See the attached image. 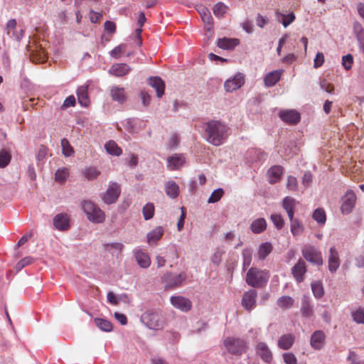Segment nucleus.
Masks as SVG:
<instances>
[{
	"instance_id": "nucleus-34",
	"label": "nucleus",
	"mask_w": 364,
	"mask_h": 364,
	"mask_svg": "<svg viewBox=\"0 0 364 364\" xmlns=\"http://www.w3.org/2000/svg\"><path fill=\"white\" fill-rule=\"evenodd\" d=\"M105 149L106 151L110 155L119 156L122 154V149L113 140L107 141L105 144Z\"/></svg>"
},
{
	"instance_id": "nucleus-55",
	"label": "nucleus",
	"mask_w": 364,
	"mask_h": 364,
	"mask_svg": "<svg viewBox=\"0 0 364 364\" xmlns=\"http://www.w3.org/2000/svg\"><path fill=\"white\" fill-rule=\"evenodd\" d=\"M271 220L272 223H274V226L277 229H282L284 226V222L283 218L280 215L278 214H272L271 215Z\"/></svg>"
},
{
	"instance_id": "nucleus-41",
	"label": "nucleus",
	"mask_w": 364,
	"mask_h": 364,
	"mask_svg": "<svg viewBox=\"0 0 364 364\" xmlns=\"http://www.w3.org/2000/svg\"><path fill=\"white\" fill-rule=\"evenodd\" d=\"M351 316L356 323L364 324V308L360 307L351 312Z\"/></svg>"
},
{
	"instance_id": "nucleus-23",
	"label": "nucleus",
	"mask_w": 364,
	"mask_h": 364,
	"mask_svg": "<svg viewBox=\"0 0 364 364\" xmlns=\"http://www.w3.org/2000/svg\"><path fill=\"white\" fill-rule=\"evenodd\" d=\"M164 230L161 226H157L146 235L147 242L150 245H156L157 242L160 240L164 235Z\"/></svg>"
},
{
	"instance_id": "nucleus-30",
	"label": "nucleus",
	"mask_w": 364,
	"mask_h": 364,
	"mask_svg": "<svg viewBox=\"0 0 364 364\" xmlns=\"http://www.w3.org/2000/svg\"><path fill=\"white\" fill-rule=\"evenodd\" d=\"M77 96L78 102L82 106L87 107L89 105L88 87L87 85H82L78 87L77 90Z\"/></svg>"
},
{
	"instance_id": "nucleus-14",
	"label": "nucleus",
	"mask_w": 364,
	"mask_h": 364,
	"mask_svg": "<svg viewBox=\"0 0 364 364\" xmlns=\"http://www.w3.org/2000/svg\"><path fill=\"white\" fill-rule=\"evenodd\" d=\"M134 257L137 264L144 269L148 268L151 264V259L147 252L137 247L134 250Z\"/></svg>"
},
{
	"instance_id": "nucleus-31",
	"label": "nucleus",
	"mask_w": 364,
	"mask_h": 364,
	"mask_svg": "<svg viewBox=\"0 0 364 364\" xmlns=\"http://www.w3.org/2000/svg\"><path fill=\"white\" fill-rule=\"evenodd\" d=\"M273 247L269 242L259 245L257 250V256L260 260H264L272 251Z\"/></svg>"
},
{
	"instance_id": "nucleus-22",
	"label": "nucleus",
	"mask_w": 364,
	"mask_h": 364,
	"mask_svg": "<svg viewBox=\"0 0 364 364\" xmlns=\"http://www.w3.org/2000/svg\"><path fill=\"white\" fill-rule=\"evenodd\" d=\"M283 70H276L268 73L264 77V85L266 87L274 86L281 77Z\"/></svg>"
},
{
	"instance_id": "nucleus-32",
	"label": "nucleus",
	"mask_w": 364,
	"mask_h": 364,
	"mask_svg": "<svg viewBox=\"0 0 364 364\" xmlns=\"http://www.w3.org/2000/svg\"><path fill=\"white\" fill-rule=\"evenodd\" d=\"M266 228V220L262 218L253 220L250 225L251 230L255 234H259L264 232Z\"/></svg>"
},
{
	"instance_id": "nucleus-61",
	"label": "nucleus",
	"mask_w": 364,
	"mask_h": 364,
	"mask_svg": "<svg viewBox=\"0 0 364 364\" xmlns=\"http://www.w3.org/2000/svg\"><path fill=\"white\" fill-rule=\"evenodd\" d=\"M47 155V149L45 146H41L38 150V152L36 155V160L38 161H42L44 160Z\"/></svg>"
},
{
	"instance_id": "nucleus-63",
	"label": "nucleus",
	"mask_w": 364,
	"mask_h": 364,
	"mask_svg": "<svg viewBox=\"0 0 364 364\" xmlns=\"http://www.w3.org/2000/svg\"><path fill=\"white\" fill-rule=\"evenodd\" d=\"M356 36L359 42L360 48L364 53V30L361 27H360L359 31H357Z\"/></svg>"
},
{
	"instance_id": "nucleus-3",
	"label": "nucleus",
	"mask_w": 364,
	"mask_h": 364,
	"mask_svg": "<svg viewBox=\"0 0 364 364\" xmlns=\"http://www.w3.org/2000/svg\"><path fill=\"white\" fill-rule=\"evenodd\" d=\"M223 344L228 353L236 357H241L248 349L247 342L237 337H227L223 340Z\"/></svg>"
},
{
	"instance_id": "nucleus-12",
	"label": "nucleus",
	"mask_w": 364,
	"mask_h": 364,
	"mask_svg": "<svg viewBox=\"0 0 364 364\" xmlns=\"http://www.w3.org/2000/svg\"><path fill=\"white\" fill-rule=\"evenodd\" d=\"M257 292L255 289L245 291L242 298V306L247 311H250L256 306Z\"/></svg>"
},
{
	"instance_id": "nucleus-37",
	"label": "nucleus",
	"mask_w": 364,
	"mask_h": 364,
	"mask_svg": "<svg viewBox=\"0 0 364 364\" xmlns=\"http://www.w3.org/2000/svg\"><path fill=\"white\" fill-rule=\"evenodd\" d=\"M95 323L102 331L109 332L112 330V324L108 320L97 318L95 319Z\"/></svg>"
},
{
	"instance_id": "nucleus-29",
	"label": "nucleus",
	"mask_w": 364,
	"mask_h": 364,
	"mask_svg": "<svg viewBox=\"0 0 364 364\" xmlns=\"http://www.w3.org/2000/svg\"><path fill=\"white\" fill-rule=\"evenodd\" d=\"M296 200L293 198L287 196L283 199L282 206L287 211L289 220H292L294 215Z\"/></svg>"
},
{
	"instance_id": "nucleus-17",
	"label": "nucleus",
	"mask_w": 364,
	"mask_h": 364,
	"mask_svg": "<svg viewBox=\"0 0 364 364\" xmlns=\"http://www.w3.org/2000/svg\"><path fill=\"white\" fill-rule=\"evenodd\" d=\"M53 225L60 231L66 230L70 227V219L67 214L59 213L53 218Z\"/></svg>"
},
{
	"instance_id": "nucleus-4",
	"label": "nucleus",
	"mask_w": 364,
	"mask_h": 364,
	"mask_svg": "<svg viewBox=\"0 0 364 364\" xmlns=\"http://www.w3.org/2000/svg\"><path fill=\"white\" fill-rule=\"evenodd\" d=\"M82 209L87 219L94 223H101L105 219V213L90 200H84L81 204Z\"/></svg>"
},
{
	"instance_id": "nucleus-8",
	"label": "nucleus",
	"mask_w": 364,
	"mask_h": 364,
	"mask_svg": "<svg viewBox=\"0 0 364 364\" xmlns=\"http://www.w3.org/2000/svg\"><path fill=\"white\" fill-rule=\"evenodd\" d=\"M160 315L154 311H146L140 318L141 321L149 329H156L161 326Z\"/></svg>"
},
{
	"instance_id": "nucleus-33",
	"label": "nucleus",
	"mask_w": 364,
	"mask_h": 364,
	"mask_svg": "<svg viewBox=\"0 0 364 364\" xmlns=\"http://www.w3.org/2000/svg\"><path fill=\"white\" fill-rule=\"evenodd\" d=\"M301 312L304 317H310L313 315V306L311 304L308 296H304L302 298Z\"/></svg>"
},
{
	"instance_id": "nucleus-24",
	"label": "nucleus",
	"mask_w": 364,
	"mask_h": 364,
	"mask_svg": "<svg viewBox=\"0 0 364 364\" xmlns=\"http://www.w3.org/2000/svg\"><path fill=\"white\" fill-rule=\"evenodd\" d=\"M240 41L237 38H221L217 41L218 48L223 50H232L238 44Z\"/></svg>"
},
{
	"instance_id": "nucleus-36",
	"label": "nucleus",
	"mask_w": 364,
	"mask_h": 364,
	"mask_svg": "<svg viewBox=\"0 0 364 364\" xmlns=\"http://www.w3.org/2000/svg\"><path fill=\"white\" fill-rule=\"evenodd\" d=\"M294 343V338L291 334H287L282 336L278 341V346L284 350L289 349Z\"/></svg>"
},
{
	"instance_id": "nucleus-44",
	"label": "nucleus",
	"mask_w": 364,
	"mask_h": 364,
	"mask_svg": "<svg viewBox=\"0 0 364 364\" xmlns=\"http://www.w3.org/2000/svg\"><path fill=\"white\" fill-rule=\"evenodd\" d=\"M291 222V232L293 235H299L303 232V226L300 221L297 219L289 220Z\"/></svg>"
},
{
	"instance_id": "nucleus-7",
	"label": "nucleus",
	"mask_w": 364,
	"mask_h": 364,
	"mask_svg": "<svg viewBox=\"0 0 364 364\" xmlns=\"http://www.w3.org/2000/svg\"><path fill=\"white\" fill-rule=\"evenodd\" d=\"M356 196L352 190H348L341 200V211L343 214L350 213L355 207Z\"/></svg>"
},
{
	"instance_id": "nucleus-56",
	"label": "nucleus",
	"mask_w": 364,
	"mask_h": 364,
	"mask_svg": "<svg viewBox=\"0 0 364 364\" xmlns=\"http://www.w3.org/2000/svg\"><path fill=\"white\" fill-rule=\"evenodd\" d=\"M287 188L291 191H296L298 188L297 179L292 176H289L287 178Z\"/></svg>"
},
{
	"instance_id": "nucleus-39",
	"label": "nucleus",
	"mask_w": 364,
	"mask_h": 364,
	"mask_svg": "<svg viewBox=\"0 0 364 364\" xmlns=\"http://www.w3.org/2000/svg\"><path fill=\"white\" fill-rule=\"evenodd\" d=\"M311 290L316 299L321 298L324 294V290L321 282L316 281L311 283Z\"/></svg>"
},
{
	"instance_id": "nucleus-46",
	"label": "nucleus",
	"mask_w": 364,
	"mask_h": 364,
	"mask_svg": "<svg viewBox=\"0 0 364 364\" xmlns=\"http://www.w3.org/2000/svg\"><path fill=\"white\" fill-rule=\"evenodd\" d=\"M69 175V171L67 168H58L55 174V178L60 183L64 182Z\"/></svg>"
},
{
	"instance_id": "nucleus-27",
	"label": "nucleus",
	"mask_w": 364,
	"mask_h": 364,
	"mask_svg": "<svg viewBox=\"0 0 364 364\" xmlns=\"http://www.w3.org/2000/svg\"><path fill=\"white\" fill-rule=\"evenodd\" d=\"M164 189L166 195L171 198H176L179 193V186L173 181H168L164 185Z\"/></svg>"
},
{
	"instance_id": "nucleus-64",
	"label": "nucleus",
	"mask_w": 364,
	"mask_h": 364,
	"mask_svg": "<svg viewBox=\"0 0 364 364\" xmlns=\"http://www.w3.org/2000/svg\"><path fill=\"white\" fill-rule=\"evenodd\" d=\"M320 87L321 89L328 93L332 94L333 92V87L325 80L321 81Z\"/></svg>"
},
{
	"instance_id": "nucleus-10",
	"label": "nucleus",
	"mask_w": 364,
	"mask_h": 364,
	"mask_svg": "<svg viewBox=\"0 0 364 364\" xmlns=\"http://www.w3.org/2000/svg\"><path fill=\"white\" fill-rule=\"evenodd\" d=\"M120 188L117 183H112L107 189L102 198L106 204H112L116 202L120 194Z\"/></svg>"
},
{
	"instance_id": "nucleus-6",
	"label": "nucleus",
	"mask_w": 364,
	"mask_h": 364,
	"mask_svg": "<svg viewBox=\"0 0 364 364\" xmlns=\"http://www.w3.org/2000/svg\"><path fill=\"white\" fill-rule=\"evenodd\" d=\"M303 257L309 262L316 264H323V258L321 251L311 245H306L301 250Z\"/></svg>"
},
{
	"instance_id": "nucleus-51",
	"label": "nucleus",
	"mask_w": 364,
	"mask_h": 364,
	"mask_svg": "<svg viewBox=\"0 0 364 364\" xmlns=\"http://www.w3.org/2000/svg\"><path fill=\"white\" fill-rule=\"evenodd\" d=\"M228 6L223 3L216 4L213 9L214 14L218 17H222L227 12Z\"/></svg>"
},
{
	"instance_id": "nucleus-11",
	"label": "nucleus",
	"mask_w": 364,
	"mask_h": 364,
	"mask_svg": "<svg viewBox=\"0 0 364 364\" xmlns=\"http://www.w3.org/2000/svg\"><path fill=\"white\" fill-rule=\"evenodd\" d=\"M245 82V76L243 74L238 73L232 77L227 80L224 83L225 89L227 92H233L241 87Z\"/></svg>"
},
{
	"instance_id": "nucleus-19",
	"label": "nucleus",
	"mask_w": 364,
	"mask_h": 364,
	"mask_svg": "<svg viewBox=\"0 0 364 364\" xmlns=\"http://www.w3.org/2000/svg\"><path fill=\"white\" fill-rule=\"evenodd\" d=\"M256 353L266 363L272 360V353L265 343L260 342L257 345Z\"/></svg>"
},
{
	"instance_id": "nucleus-38",
	"label": "nucleus",
	"mask_w": 364,
	"mask_h": 364,
	"mask_svg": "<svg viewBox=\"0 0 364 364\" xmlns=\"http://www.w3.org/2000/svg\"><path fill=\"white\" fill-rule=\"evenodd\" d=\"M84 176L89 181L97 178L100 174V171L95 167L90 166L83 171Z\"/></svg>"
},
{
	"instance_id": "nucleus-13",
	"label": "nucleus",
	"mask_w": 364,
	"mask_h": 364,
	"mask_svg": "<svg viewBox=\"0 0 364 364\" xmlns=\"http://www.w3.org/2000/svg\"><path fill=\"white\" fill-rule=\"evenodd\" d=\"M170 301L173 306L184 312L188 311L192 306L191 301L182 296H173Z\"/></svg>"
},
{
	"instance_id": "nucleus-59",
	"label": "nucleus",
	"mask_w": 364,
	"mask_h": 364,
	"mask_svg": "<svg viewBox=\"0 0 364 364\" xmlns=\"http://www.w3.org/2000/svg\"><path fill=\"white\" fill-rule=\"evenodd\" d=\"M282 20L281 21L283 26L287 28L289 24H291L295 19V15L294 13H290L287 15L282 14Z\"/></svg>"
},
{
	"instance_id": "nucleus-49",
	"label": "nucleus",
	"mask_w": 364,
	"mask_h": 364,
	"mask_svg": "<svg viewBox=\"0 0 364 364\" xmlns=\"http://www.w3.org/2000/svg\"><path fill=\"white\" fill-rule=\"evenodd\" d=\"M143 215L146 220L153 218L154 213V206L152 203H147L143 208Z\"/></svg>"
},
{
	"instance_id": "nucleus-50",
	"label": "nucleus",
	"mask_w": 364,
	"mask_h": 364,
	"mask_svg": "<svg viewBox=\"0 0 364 364\" xmlns=\"http://www.w3.org/2000/svg\"><path fill=\"white\" fill-rule=\"evenodd\" d=\"M252 250L249 248H245L242 251V259H243V267H248L252 262Z\"/></svg>"
},
{
	"instance_id": "nucleus-45",
	"label": "nucleus",
	"mask_w": 364,
	"mask_h": 364,
	"mask_svg": "<svg viewBox=\"0 0 364 364\" xmlns=\"http://www.w3.org/2000/svg\"><path fill=\"white\" fill-rule=\"evenodd\" d=\"M313 218L319 224H324L326 220L325 211L321 208H317L313 213Z\"/></svg>"
},
{
	"instance_id": "nucleus-2",
	"label": "nucleus",
	"mask_w": 364,
	"mask_h": 364,
	"mask_svg": "<svg viewBox=\"0 0 364 364\" xmlns=\"http://www.w3.org/2000/svg\"><path fill=\"white\" fill-rule=\"evenodd\" d=\"M270 275L268 271L251 267L247 272L246 283L254 288H262L268 282Z\"/></svg>"
},
{
	"instance_id": "nucleus-15",
	"label": "nucleus",
	"mask_w": 364,
	"mask_h": 364,
	"mask_svg": "<svg viewBox=\"0 0 364 364\" xmlns=\"http://www.w3.org/2000/svg\"><path fill=\"white\" fill-rule=\"evenodd\" d=\"M186 162V158L182 154H175L167 159V167L170 170L179 169Z\"/></svg>"
},
{
	"instance_id": "nucleus-16",
	"label": "nucleus",
	"mask_w": 364,
	"mask_h": 364,
	"mask_svg": "<svg viewBox=\"0 0 364 364\" xmlns=\"http://www.w3.org/2000/svg\"><path fill=\"white\" fill-rule=\"evenodd\" d=\"M306 272L305 262L299 259L296 264L292 267L291 273L297 282H301L304 280V275Z\"/></svg>"
},
{
	"instance_id": "nucleus-57",
	"label": "nucleus",
	"mask_w": 364,
	"mask_h": 364,
	"mask_svg": "<svg viewBox=\"0 0 364 364\" xmlns=\"http://www.w3.org/2000/svg\"><path fill=\"white\" fill-rule=\"evenodd\" d=\"M353 62V56L350 54H347L342 58V65L346 70H349L352 68Z\"/></svg>"
},
{
	"instance_id": "nucleus-42",
	"label": "nucleus",
	"mask_w": 364,
	"mask_h": 364,
	"mask_svg": "<svg viewBox=\"0 0 364 364\" xmlns=\"http://www.w3.org/2000/svg\"><path fill=\"white\" fill-rule=\"evenodd\" d=\"M198 12L203 21L205 24L210 26L213 23V18L209 10L207 8L202 6L198 9Z\"/></svg>"
},
{
	"instance_id": "nucleus-62",
	"label": "nucleus",
	"mask_w": 364,
	"mask_h": 364,
	"mask_svg": "<svg viewBox=\"0 0 364 364\" xmlns=\"http://www.w3.org/2000/svg\"><path fill=\"white\" fill-rule=\"evenodd\" d=\"M323 62L324 55L322 53L318 52L314 60V67L318 68L323 65Z\"/></svg>"
},
{
	"instance_id": "nucleus-21",
	"label": "nucleus",
	"mask_w": 364,
	"mask_h": 364,
	"mask_svg": "<svg viewBox=\"0 0 364 364\" xmlns=\"http://www.w3.org/2000/svg\"><path fill=\"white\" fill-rule=\"evenodd\" d=\"M279 117L284 122L292 124L297 123L300 119L299 114L294 110L281 111Z\"/></svg>"
},
{
	"instance_id": "nucleus-20",
	"label": "nucleus",
	"mask_w": 364,
	"mask_h": 364,
	"mask_svg": "<svg viewBox=\"0 0 364 364\" xmlns=\"http://www.w3.org/2000/svg\"><path fill=\"white\" fill-rule=\"evenodd\" d=\"M131 70V68L126 63H116L113 65L109 73L116 77H122L126 75Z\"/></svg>"
},
{
	"instance_id": "nucleus-53",
	"label": "nucleus",
	"mask_w": 364,
	"mask_h": 364,
	"mask_svg": "<svg viewBox=\"0 0 364 364\" xmlns=\"http://www.w3.org/2000/svg\"><path fill=\"white\" fill-rule=\"evenodd\" d=\"M179 143V138L176 134H173L170 136L167 143L166 147L169 149H176Z\"/></svg>"
},
{
	"instance_id": "nucleus-25",
	"label": "nucleus",
	"mask_w": 364,
	"mask_h": 364,
	"mask_svg": "<svg viewBox=\"0 0 364 364\" xmlns=\"http://www.w3.org/2000/svg\"><path fill=\"white\" fill-rule=\"evenodd\" d=\"M282 174L283 168L282 166H274L271 167L267 172L269 182L272 184L279 182Z\"/></svg>"
},
{
	"instance_id": "nucleus-1",
	"label": "nucleus",
	"mask_w": 364,
	"mask_h": 364,
	"mask_svg": "<svg viewBox=\"0 0 364 364\" xmlns=\"http://www.w3.org/2000/svg\"><path fill=\"white\" fill-rule=\"evenodd\" d=\"M207 141L214 146H220L228 136L229 128L220 121L212 120L204 124Z\"/></svg>"
},
{
	"instance_id": "nucleus-9",
	"label": "nucleus",
	"mask_w": 364,
	"mask_h": 364,
	"mask_svg": "<svg viewBox=\"0 0 364 364\" xmlns=\"http://www.w3.org/2000/svg\"><path fill=\"white\" fill-rule=\"evenodd\" d=\"M341 265L339 252L335 246L330 247L328 255V268L331 273H335Z\"/></svg>"
},
{
	"instance_id": "nucleus-52",
	"label": "nucleus",
	"mask_w": 364,
	"mask_h": 364,
	"mask_svg": "<svg viewBox=\"0 0 364 364\" xmlns=\"http://www.w3.org/2000/svg\"><path fill=\"white\" fill-rule=\"evenodd\" d=\"M223 193H224V191L220 188L215 190L211 193L210 196L209 197L208 202L209 203H214L219 201L220 200V198H222Z\"/></svg>"
},
{
	"instance_id": "nucleus-28",
	"label": "nucleus",
	"mask_w": 364,
	"mask_h": 364,
	"mask_svg": "<svg viewBox=\"0 0 364 364\" xmlns=\"http://www.w3.org/2000/svg\"><path fill=\"white\" fill-rule=\"evenodd\" d=\"M111 96L114 101H116L119 103H124L126 100L127 97L125 95V91L123 87H120L118 86H114L111 88Z\"/></svg>"
},
{
	"instance_id": "nucleus-35",
	"label": "nucleus",
	"mask_w": 364,
	"mask_h": 364,
	"mask_svg": "<svg viewBox=\"0 0 364 364\" xmlns=\"http://www.w3.org/2000/svg\"><path fill=\"white\" fill-rule=\"evenodd\" d=\"M141 122L140 119L136 118H129L124 121L123 125L127 131L134 133L137 131L138 124Z\"/></svg>"
},
{
	"instance_id": "nucleus-60",
	"label": "nucleus",
	"mask_w": 364,
	"mask_h": 364,
	"mask_svg": "<svg viewBox=\"0 0 364 364\" xmlns=\"http://www.w3.org/2000/svg\"><path fill=\"white\" fill-rule=\"evenodd\" d=\"M284 362L286 364H297V360L295 355L291 353H285L283 354Z\"/></svg>"
},
{
	"instance_id": "nucleus-58",
	"label": "nucleus",
	"mask_w": 364,
	"mask_h": 364,
	"mask_svg": "<svg viewBox=\"0 0 364 364\" xmlns=\"http://www.w3.org/2000/svg\"><path fill=\"white\" fill-rule=\"evenodd\" d=\"M33 261V259L31 257H26L21 259L16 265V269L19 271L23 269L24 267L31 264Z\"/></svg>"
},
{
	"instance_id": "nucleus-54",
	"label": "nucleus",
	"mask_w": 364,
	"mask_h": 364,
	"mask_svg": "<svg viewBox=\"0 0 364 364\" xmlns=\"http://www.w3.org/2000/svg\"><path fill=\"white\" fill-rule=\"evenodd\" d=\"M125 48L126 46L124 44H120L112 50L109 54L112 58L118 59L124 52Z\"/></svg>"
},
{
	"instance_id": "nucleus-47",
	"label": "nucleus",
	"mask_w": 364,
	"mask_h": 364,
	"mask_svg": "<svg viewBox=\"0 0 364 364\" xmlns=\"http://www.w3.org/2000/svg\"><path fill=\"white\" fill-rule=\"evenodd\" d=\"M62 151L64 156H70L73 154L74 151L73 147L70 146L69 141L66 139L61 140Z\"/></svg>"
},
{
	"instance_id": "nucleus-40",
	"label": "nucleus",
	"mask_w": 364,
	"mask_h": 364,
	"mask_svg": "<svg viewBox=\"0 0 364 364\" xmlns=\"http://www.w3.org/2000/svg\"><path fill=\"white\" fill-rule=\"evenodd\" d=\"M294 299L289 296H283L278 299L277 305L282 309H289L294 304Z\"/></svg>"
},
{
	"instance_id": "nucleus-26",
	"label": "nucleus",
	"mask_w": 364,
	"mask_h": 364,
	"mask_svg": "<svg viewBox=\"0 0 364 364\" xmlns=\"http://www.w3.org/2000/svg\"><path fill=\"white\" fill-rule=\"evenodd\" d=\"M149 84L155 89L156 96L161 97L165 89L164 81L159 77H150L149 78Z\"/></svg>"
},
{
	"instance_id": "nucleus-5",
	"label": "nucleus",
	"mask_w": 364,
	"mask_h": 364,
	"mask_svg": "<svg viewBox=\"0 0 364 364\" xmlns=\"http://www.w3.org/2000/svg\"><path fill=\"white\" fill-rule=\"evenodd\" d=\"M187 275L185 272L178 274L173 272H166L161 277V282L166 289H176L183 285Z\"/></svg>"
},
{
	"instance_id": "nucleus-18",
	"label": "nucleus",
	"mask_w": 364,
	"mask_h": 364,
	"mask_svg": "<svg viewBox=\"0 0 364 364\" xmlns=\"http://www.w3.org/2000/svg\"><path fill=\"white\" fill-rule=\"evenodd\" d=\"M326 336L323 331L318 330L314 331L310 340L311 346L315 350H320L323 348Z\"/></svg>"
},
{
	"instance_id": "nucleus-48",
	"label": "nucleus",
	"mask_w": 364,
	"mask_h": 364,
	"mask_svg": "<svg viewBox=\"0 0 364 364\" xmlns=\"http://www.w3.org/2000/svg\"><path fill=\"white\" fill-rule=\"evenodd\" d=\"M11 154L3 149L0 151V168H5L10 163Z\"/></svg>"
},
{
	"instance_id": "nucleus-43",
	"label": "nucleus",
	"mask_w": 364,
	"mask_h": 364,
	"mask_svg": "<svg viewBox=\"0 0 364 364\" xmlns=\"http://www.w3.org/2000/svg\"><path fill=\"white\" fill-rule=\"evenodd\" d=\"M105 249L111 252L112 254H114L115 252H120L124 245L121 242H110V243H105L104 245Z\"/></svg>"
}]
</instances>
